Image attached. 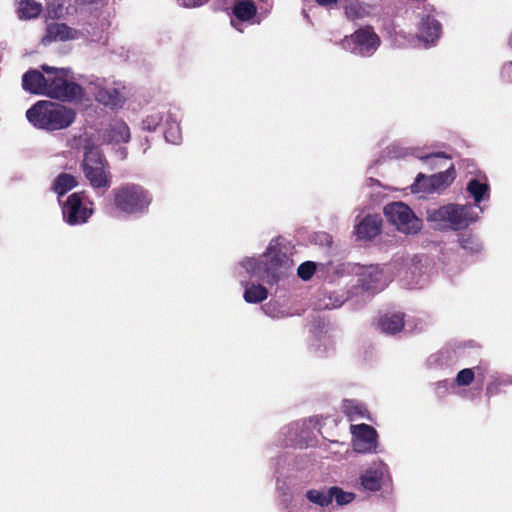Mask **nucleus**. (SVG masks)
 Wrapping results in <instances>:
<instances>
[{
    "label": "nucleus",
    "mask_w": 512,
    "mask_h": 512,
    "mask_svg": "<svg viewBox=\"0 0 512 512\" xmlns=\"http://www.w3.org/2000/svg\"><path fill=\"white\" fill-rule=\"evenodd\" d=\"M458 242L461 248L470 253H477L481 251L482 248L478 240L470 234H461Z\"/></svg>",
    "instance_id": "nucleus-29"
},
{
    "label": "nucleus",
    "mask_w": 512,
    "mask_h": 512,
    "mask_svg": "<svg viewBox=\"0 0 512 512\" xmlns=\"http://www.w3.org/2000/svg\"><path fill=\"white\" fill-rule=\"evenodd\" d=\"M42 12V5L35 0H21L19 3V17L21 19H32L38 17Z\"/></svg>",
    "instance_id": "nucleus-22"
},
{
    "label": "nucleus",
    "mask_w": 512,
    "mask_h": 512,
    "mask_svg": "<svg viewBox=\"0 0 512 512\" xmlns=\"http://www.w3.org/2000/svg\"><path fill=\"white\" fill-rule=\"evenodd\" d=\"M381 44L380 37L372 26H365L356 30L353 34L345 36L342 45L352 53L364 57L373 55Z\"/></svg>",
    "instance_id": "nucleus-7"
},
{
    "label": "nucleus",
    "mask_w": 512,
    "mask_h": 512,
    "mask_svg": "<svg viewBox=\"0 0 512 512\" xmlns=\"http://www.w3.org/2000/svg\"><path fill=\"white\" fill-rule=\"evenodd\" d=\"M76 117L73 108L48 100L37 101L26 111V118L34 127L48 132L70 127Z\"/></svg>",
    "instance_id": "nucleus-1"
},
{
    "label": "nucleus",
    "mask_w": 512,
    "mask_h": 512,
    "mask_svg": "<svg viewBox=\"0 0 512 512\" xmlns=\"http://www.w3.org/2000/svg\"><path fill=\"white\" fill-rule=\"evenodd\" d=\"M343 407L344 413L351 421H354L358 418H364L367 414L366 407L363 404L357 403L353 400H346Z\"/></svg>",
    "instance_id": "nucleus-26"
},
{
    "label": "nucleus",
    "mask_w": 512,
    "mask_h": 512,
    "mask_svg": "<svg viewBox=\"0 0 512 512\" xmlns=\"http://www.w3.org/2000/svg\"><path fill=\"white\" fill-rule=\"evenodd\" d=\"M441 24L438 20L431 16L422 19L420 32L426 42H434L441 34Z\"/></svg>",
    "instance_id": "nucleus-19"
},
{
    "label": "nucleus",
    "mask_w": 512,
    "mask_h": 512,
    "mask_svg": "<svg viewBox=\"0 0 512 512\" xmlns=\"http://www.w3.org/2000/svg\"><path fill=\"white\" fill-rule=\"evenodd\" d=\"M186 8H195L204 5L209 0H178Z\"/></svg>",
    "instance_id": "nucleus-34"
},
{
    "label": "nucleus",
    "mask_w": 512,
    "mask_h": 512,
    "mask_svg": "<svg viewBox=\"0 0 512 512\" xmlns=\"http://www.w3.org/2000/svg\"><path fill=\"white\" fill-rule=\"evenodd\" d=\"M81 166L85 178L93 189L105 192L110 188V166L100 150L94 147L86 148Z\"/></svg>",
    "instance_id": "nucleus-4"
},
{
    "label": "nucleus",
    "mask_w": 512,
    "mask_h": 512,
    "mask_svg": "<svg viewBox=\"0 0 512 512\" xmlns=\"http://www.w3.org/2000/svg\"><path fill=\"white\" fill-rule=\"evenodd\" d=\"M499 393V384L490 383L486 387V394L490 397Z\"/></svg>",
    "instance_id": "nucleus-36"
},
{
    "label": "nucleus",
    "mask_w": 512,
    "mask_h": 512,
    "mask_svg": "<svg viewBox=\"0 0 512 512\" xmlns=\"http://www.w3.org/2000/svg\"><path fill=\"white\" fill-rule=\"evenodd\" d=\"M41 69L47 74L45 96L62 102H73L83 98V87L68 80L69 69L55 68L47 64L41 65Z\"/></svg>",
    "instance_id": "nucleus-3"
},
{
    "label": "nucleus",
    "mask_w": 512,
    "mask_h": 512,
    "mask_svg": "<svg viewBox=\"0 0 512 512\" xmlns=\"http://www.w3.org/2000/svg\"><path fill=\"white\" fill-rule=\"evenodd\" d=\"M257 13V7L252 0H240L233 7V14L240 21H249Z\"/></svg>",
    "instance_id": "nucleus-20"
},
{
    "label": "nucleus",
    "mask_w": 512,
    "mask_h": 512,
    "mask_svg": "<svg viewBox=\"0 0 512 512\" xmlns=\"http://www.w3.org/2000/svg\"><path fill=\"white\" fill-rule=\"evenodd\" d=\"M474 378H475V373H474L473 369L465 368V369L460 370L457 373L456 383L459 386H468L474 381Z\"/></svg>",
    "instance_id": "nucleus-31"
},
{
    "label": "nucleus",
    "mask_w": 512,
    "mask_h": 512,
    "mask_svg": "<svg viewBox=\"0 0 512 512\" xmlns=\"http://www.w3.org/2000/svg\"><path fill=\"white\" fill-rule=\"evenodd\" d=\"M81 36V32L69 27L65 23L53 22L47 25L45 35L42 37L41 43L48 45L53 42H65L75 40Z\"/></svg>",
    "instance_id": "nucleus-12"
},
{
    "label": "nucleus",
    "mask_w": 512,
    "mask_h": 512,
    "mask_svg": "<svg viewBox=\"0 0 512 512\" xmlns=\"http://www.w3.org/2000/svg\"><path fill=\"white\" fill-rule=\"evenodd\" d=\"M164 136H165V139L168 141V142H171V143H177V141L179 140L180 138V135H179V127H177V133H174L173 129L170 128L168 130L165 131L164 133Z\"/></svg>",
    "instance_id": "nucleus-35"
},
{
    "label": "nucleus",
    "mask_w": 512,
    "mask_h": 512,
    "mask_svg": "<svg viewBox=\"0 0 512 512\" xmlns=\"http://www.w3.org/2000/svg\"><path fill=\"white\" fill-rule=\"evenodd\" d=\"M95 99L111 109L119 108L124 103L123 96L116 88H99L95 93Z\"/></svg>",
    "instance_id": "nucleus-18"
},
{
    "label": "nucleus",
    "mask_w": 512,
    "mask_h": 512,
    "mask_svg": "<svg viewBox=\"0 0 512 512\" xmlns=\"http://www.w3.org/2000/svg\"><path fill=\"white\" fill-rule=\"evenodd\" d=\"M455 179V169L451 165L448 169L443 172H439L432 176H425L423 173H419L411 186L412 192H425L431 193L447 188Z\"/></svg>",
    "instance_id": "nucleus-10"
},
{
    "label": "nucleus",
    "mask_w": 512,
    "mask_h": 512,
    "mask_svg": "<svg viewBox=\"0 0 512 512\" xmlns=\"http://www.w3.org/2000/svg\"><path fill=\"white\" fill-rule=\"evenodd\" d=\"M93 212V202L85 191L70 194L62 206L63 218L69 225L86 223Z\"/></svg>",
    "instance_id": "nucleus-6"
},
{
    "label": "nucleus",
    "mask_w": 512,
    "mask_h": 512,
    "mask_svg": "<svg viewBox=\"0 0 512 512\" xmlns=\"http://www.w3.org/2000/svg\"><path fill=\"white\" fill-rule=\"evenodd\" d=\"M354 435L353 448L358 453H372L377 449V431L368 424L351 426Z\"/></svg>",
    "instance_id": "nucleus-11"
},
{
    "label": "nucleus",
    "mask_w": 512,
    "mask_h": 512,
    "mask_svg": "<svg viewBox=\"0 0 512 512\" xmlns=\"http://www.w3.org/2000/svg\"><path fill=\"white\" fill-rule=\"evenodd\" d=\"M162 122V116L160 113H153L148 115L142 122L144 130L155 131Z\"/></svg>",
    "instance_id": "nucleus-32"
},
{
    "label": "nucleus",
    "mask_w": 512,
    "mask_h": 512,
    "mask_svg": "<svg viewBox=\"0 0 512 512\" xmlns=\"http://www.w3.org/2000/svg\"><path fill=\"white\" fill-rule=\"evenodd\" d=\"M78 185L77 179L68 173H60L53 182L52 189L58 196H63Z\"/></svg>",
    "instance_id": "nucleus-21"
},
{
    "label": "nucleus",
    "mask_w": 512,
    "mask_h": 512,
    "mask_svg": "<svg viewBox=\"0 0 512 512\" xmlns=\"http://www.w3.org/2000/svg\"><path fill=\"white\" fill-rule=\"evenodd\" d=\"M431 157H444V158H448V156L444 152H438V153H434V154H431V155H427L424 159H429Z\"/></svg>",
    "instance_id": "nucleus-38"
},
{
    "label": "nucleus",
    "mask_w": 512,
    "mask_h": 512,
    "mask_svg": "<svg viewBox=\"0 0 512 512\" xmlns=\"http://www.w3.org/2000/svg\"><path fill=\"white\" fill-rule=\"evenodd\" d=\"M306 498L321 507H326L331 504V495L328 490H317V489H310L306 493Z\"/></svg>",
    "instance_id": "nucleus-27"
},
{
    "label": "nucleus",
    "mask_w": 512,
    "mask_h": 512,
    "mask_svg": "<svg viewBox=\"0 0 512 512\" xmlns=\"http://www.w3.org/2000/svg\"><path fill=\"white\" fill-rule=\"evenodd\" d=\"M382 272L374 266L367 268L359 276V283L363 290L377 293L382 289Z\"/></svg>",
    "instance_id": "nucleus-16"
},
{
    "label": "nucleus",
    "mask_w": 512,
    "mask_h": 512,
    "mask_svg": "<svg viewBox=\"0 0 512 512\" xmlns=\"http://www.w3.org/2000/svg\"><path fill=\"white\" fill-rule=\"evenodd\" d=\"M268 297V290L261 284L251 285L245 289L244 299L248 303H261Z\"/></svg>",
    "instance_id": "nucleus-25"
},
{
    "label": "nucleus",
    "mask_w": 512,
    "mask_h": 512,
    "mask_svg": "<svg viewBox=\"0 0 512 512\" xmlns=\"http://www.w3.org/2000/svg\"><path fill=\"white\" fill-rule=\"evenodd\" d=\"M316 271V264L312 261H306L299 265L297 269L298 277L304 281L310 280Z\"/></svg>",
    "instance_id": "nucleus-30"
},
{
    "label": "nucleus",
    "mask_w": 512,
    "mask_h": 512,
    "mask_svg": "<svg viewBox=\"0 0 512 512\" xmlns=\"http://www.w3.org/2000/svg\"><path fill=\"white\" fill-rule=\"evenodd\" d=\"M384 215L391 224L395 225L400 232L405 234H415L422 227V221L403 202L387 204L384 207Z\"/></svg>",
    "instance_id": "nucleus-8"
},
{
    "label": "nucleus",
    "mask_w": 512,
    "mask_h": 512,
    "mask_svg": "<svg viewBox=\"0 0 512 512\" xmlns=\"http://www.w3.org/2000/svg\"><path fill=\"white\" fill-rule=\"evenodd\" d=\"M286 260L287 256L284 252L270 245L261 260H249L247 262V269L250 270L253 276L260 279L275 277L276 271Z\"/></svg>",
    "instance_id": "nucleus-9"
},
{
    "label": "nucleus",
    "mask_w": 512,
    "mask_h": 512,
    "mask_svg": "<svg viewBox=\"0 0 512 512\" xmlns=\"http://www.w3.org/2000/svg\"><path fill=\"white\" fill-rule=\"evenodd\" d=\"M382 219L378 215H367L356 226L355 233L359 239H372L381 232Z\"/></svg>",
    "instance_id": "nucleus-14"
},
{
    "label": "nucleus",
    "mask_w": 512,
    "mask_h": 512,
    "mask_svg": "<svg viewBox=\"0 0 512 512\" xmlns=\"http://www.w3.org/2000/svg\"><path fill=\"white\" fill-rule=\"evenodd\" d=\"M329 492L331 495V502L333 500L340 506L349 504L355 499V494L351 492H346L339 487L333 486L329 488Z\"/></svg>",
    "instance_id": "nucleus-28"
},
{
    "label": "nucleus",
    "mask_w": 512,
    "mask_h": 512,
    "mask_svg": "<svg viewBox=\"0 0 512 512\" xmlns=\"http://www.w3.org/2000/svg\"><path fill=\"white\" fill-rule=\"evenodd\" d=\"M467 191L479 204L486 196H489V185L481 183L478 179H471L467 185Z\"/></svg>",
    "instance_id": "nucleus-24"
},
{
    "label": "nucleus",
    "mask_w": 512,
    "mask_h": 512,
    "mask_svg": "<svg viewBox=\"0 0 512 512\" xmlns=\"http://www.w3.org/2000/svg\"><path fill=\"white\" fill-rule=\"evenodd\" d=\"M109 137L115 143H126L130 140V129L123 121L115 122L110 127Z\"/></svg>",
    "instance_id": "nucleus-23"
},
{
    "label": "nucleus",
    "mask_w": 512,
    "mask_h": 512,
    "mask_svg": "<svg viewBox=\"0 0 512 512\" xmlns=\"http://www.w3.org/2000/svg\"><path fill=\"white\" fill-rule=\"evenodd\" d=\"M384 473L381 469H368L358 479V489L369 492L381 490Z\"/></svg>",
    "instance_id": "nucleus-17"
},
{
    "label": "nucleus",
    "mask_w": 512,
    "mask_h": 512,
    "mask_svg": "<svg viewBox=\"0 0 512 512\" xmlns=\"http://www.w3.org/2000/svg\"><path fill=\"white\" fill-rule=\"evenodd\" d=\"M478 218L472 205L448 204L434 210L427 211L428 221L448 222L455 230L468 227Z\"/></svg>",
    "instance_id": "nucleus-5"
},
{
    "label": "nucleus",
    "mask_w": 512,
    "mask_h": 512,
    "mask_svg": "<svg viewBox=\"0 0 512 512\" xmlns=\"http://www.w3.org/2000/svg\"><path fill=\"white\" fill-rule=\"evenodd\" d=\"M113 205L126 215H142L148 212L152 195L140 184L123 183L112 190Z\"/></svg>",
    "instance_id": "nucleus-2"
},
{
    "label": "nucleus",
    "mask_w": 512,
    "mask_h": 512,
    "mask_svg": "<svg viewBox=\"0 0 512 512\" xmlns=\"http://www.w3.org/2000/svg\"><path fill=\"white\" fill-rule=\"evenodd\" d=\"M339 0H316L317 4L323 7H328L336 4Z\"/></svg>",
    "instance_id": "nucleus-37"
},
{
    "label": "nucleus",
    "mask_w": 512,
    "mask_h": 512,
    "mask_svg": "<svg viewBox=\"0 0 512 512\" xmlns=\"http://www.w3.org/2000/svg\"><path fill=\"white\" fill-rule=\"evenodd\" d=\"M404 313H387L381 315L376 322L377 328L386 334H396L404 327Z\"/></svg>",
    "instance_id": "nucleus-15"
},
{
    "label": "nucleus",
    "mask_w": 512,
    "mask_h": 512,
    "mask_svg": "<svg viewBox=\"0 0 512 512\" xmlns=\"http://www.w3.org/2000/svg\"><path fill=\"white\" fill-rule=\"evenodd\" d=\"M47 74L44 75L36 69H30L22 76V88L35 95H45Z\"/></svg>",
    "instance_id": "nucleus-13"
},
{
    "label": "nucleus",
    "mask_w": 512,
    "mask_h": 512,
    "mask_svg": "<svg viewBox=\"0 0 512 512\" xmlns=\"http://www.w3.org/2000/svg\"><path fill=\"white\" fill-rule=\"evenodd\" d=\"M362 8L358 4H350L345 7V14L348 19L355 20L362 17Z\"/></svg>",
    "instance_id": "nucleus-33"
}]
</instances>
